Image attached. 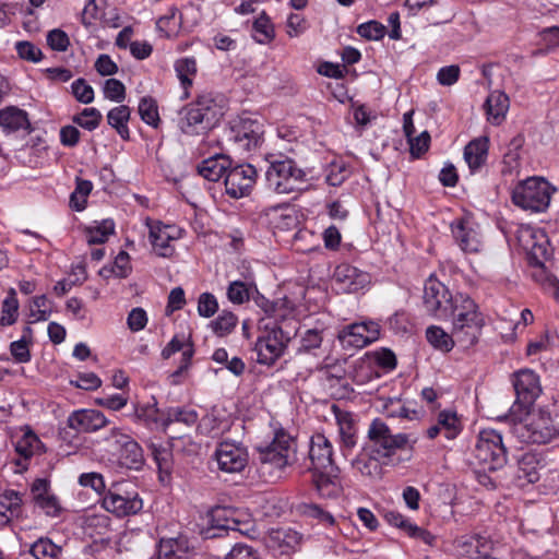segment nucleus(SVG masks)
<instances>
[{
    "instance_id": "obj_1",
    "label": "nucleus",
    "mask_w": 559,
    "mask_h": 559,
    "mask_svg": "<svg viewBox=\"0 0 559 559\" xmlns=\"http://www.w3.org/2000/svg\"><path fill=\"white\" fill-rule=\"evenodd\" d=\"M518 406L511 407L512 435L523 444L546 445L559 438V427L551 413L542 407H533L518 414Z\"/></svg>"
},
{
    "instance_id": "obj_2",
    "label": "nucleus",
    "mask_w": 559,
    "mask_h": 559,
    "mask_svg": "<svg viewBox=\"0 0 559 559\" xmlns=\"http://www.w3.org/2000/svg\"><path fill=\"white\" fill-rule=\"evenodd\" d=\"M516 239L533 269L531 273L533 280L550 290L559 301V280L549 273L545 265L551 254L547 235L542 229L526 225L519 227Z\"/></svg>"
},
{
    "instance_id": "obj_3",
    "label": "nucleus",
    "mask_w": 559,
    "mask_h": 559,
    "mask_svg": "<svg viewBox=\"0 0 559 559\" xmlns=\"http://www.w3.org/2000/svg\"><path fill=\"white\" fill-rule=\"evenodd\" d=\"M454 304L451 308L453 335L463 347L474 345L485 325V318L477 304L466 294L454 295Z\"/></svg>"
},
{
    "instance_id": "obj_4",
    "label": "nucleus",
    "mask_w": 559,
    "mask_h": 559,
    "mask_svg": "<svg viewBox=\"0 0 559 559\" xmlns=\"http://www.w3.org/2000/svg\"><path fill=\"white\" fill-rule=\"evenodd\" d=\"M555 189L542 177H530L519 181L512 190L513 203L524 211L542 213L550 204Z\"/></svg>"
},
{
    "instance_id": "obj_5",
    "label": "nucleus",
    "mask_w": 559,
    "mask_h": 559,
    "mask_svg": "<svg viewBox=\"0 0 559 559\" xmlns=\"http://www.w3.org/2000/svg\"><path fill=\"white\" fill-rule=\"evenodd\" d=\"M474 456L484 471H497L507 463L502 435L495 429H483L477 436Z\"/></svg>"
},
{
    "instance_id": "obj_6",
    "label": "nucleus",
    "mask_w": 559,
    "mask_h": 559,
    "mask_svg": "<svg viewBox=\"0 0 559 559\" xmlns=\"http://www.w3.org/2000/svg\"><path fill=\"white\" fill-rule=\"evenodd\" d=\"M453 546L459 556L471 559H504L507 554L503 545L483 534L460 536L454 540Z\"/></svg>"
},
{
    "instance_id": "obj_7",
    "label": "nucleus",
    "mask_w": 559,
    "mask_h": 559,
    "mask_svg": "<svg viewBox=\"0 0 559 559\" xmlns=\"http://www.w3.org/2000/svg\"><path fill=\"white\" fill-rule=\"evenodd\" d=\"M368 443L379 456L391 459L399 450L404 449L409 442L406 433H393L390 427L380 418L373 419L368 428Z\"/></svg>"
},
{
    "instance_id": "obj_8",
    "label": "nucleus",
    "mask_w": 559,
    "mask_h": 559,
    "mask_svg": "<svg viewBox=\"0 0 559 559\" xmlns=\"http://www.w3.org/2000/svg\"><path fill=\"white\" fill-rule=\"evenodd\" d=\"M179 128L189 135L200 134L211 129L217 121V112L213 109V100L200 98L185 107L180 114Z\"/></svg>"
},
{
    "instance_id": "obj_9",
    "label": "nucleus",
    "mask_w": 559,
    "mask_h": 559,
    "mask_svg": "<svg viewBox=\"0 0 559 559\" xmlns=\"http://www.w3.org/2000/svg\"><path fill=\"white\" fill-rule=\"evenodd\" d=\"M259 331L254 344L257 361L260 365L273 366L280 358V320L262 317L259 321Z\"/></svg>"
},
{
    "instance_id": "obj_10",
    "label": "nucleus",
    "mask_w": 559,
    "mask_h": 559,
    "mask_svg": "<svg viewBox=\"0 0 559 559\" xmlns=\"http://www.w3.org/2000/svg\"><path fill=\"white\" fill-rule=\"evenodd\" d=\"M103 508L118 518L139 513L143 501L135 490H129L127 484H116L109 488L102 500Z\"/></svg>"
},
{
    "instance_id": "obj_11",
    "label": "nucleus",
    "mask_w": 559,
    "mask_h": 559,
    "mask_svg": "<svg viewBox=\"0 0 559 559\" xmlns=\"http://www.w3.org/2000/svg\"><path fill=\"white\" fill-rule=\"evenodd\" d=\"M424 306L429 314L437 319L450 318L451 308L454 304V295L431 274L424 285Z\"/></svg>"
},
{
    "instance_id": "obj_12",
    "label": "nucleus",
    "mask_w": 559,
    "mask_h": 559,
    "mask_svg": "<svg viewBox=\"0 0 559 559\" xmlns=\"http://www.w3.org/2000/svg\"><path fill=\"white\" fill-rule=\"evenodd\" d=\"M454 242L465 253H478L484 248V235L480 225L472 215L456 217L450 224Z\"/></svg>"
},
{
    "instance_id": "obj_13",
    "label": "nucleus",
    "mask_w": 559,
    "mask_h": 559,
    "mask_svg": "<svg viewBox=\"0 0 559 559\" xmlns=\"http://www.w3.org/2000/svg\"><path fill=\"white\" fill-rule=\"evenodd\" d=\"M371 284V276L352 264L337 265L332 275V286L337 293L356 294L365 292Z\"/></svg>"
},
{
    "instance_id": "obj_14",
    "label": "nucleus",
    "mask_w": 559,
    "mask_h": 559,
    "mask_svg": "<svg viewBox=\"0 0 559 559\" xmlns=\"http://www.w3.org/2000/svg\"><path fill=\"white\" fill-rule=\"evenodd\" d=\"M262 124L249 117H239L230 124L229 141H233L238 150L250 152L259 146L262 141Z\"/></svg>"
},
{
    "instance_id": "obj_15",
    "label": "nucleus",
    "mask_w": 559,
    "mask_h": 559,
    "mask_svg": "<svg viewBox=\"0 0 559 559\" xmlns=\"http://www.w3.org/2000/svg\"><path fill=\"white\" fill-rule=\"evenodd\" d=\"M145 225L148 228V238L156 254L169 258L174 254L173 242L180 239L182 230L176 225L163 224L146 217Z\"/></svg>"
},
{
    "instance_id": "obj_16",
    "label": "nucleus",
    "mask_w": 559,
    "mask_h": 559,
    "mask_svg": "<svg viewBox=\"0 0 559 559\" xmlns=\"http://www.w3.org/2000/svg\"><path fill=\"white\" fill-rule=\"evenodd\" d=\"M380 336V325L377 322H357L345 326L338 334V340L345 349H361Z\"/></svg>"
},
{
    "instance_id": "obj_17",
    "label": "nucleus",
    "mask_w": 559,
    "mask_h": 559,
    "mask_svg": "<svg viewBox=\"0 0 559 559\" xmlns=\"http://www.w3.org/2000/svg\"><path fill=\"white\" fill-rule=\"evenodd\" d=\"M313 179L309 168H301L289 156L282 157V193L301 192L307 190Z\"/></svg>"
},
{
    "instance_id": "obj_18",
    "label": "nucleus",
    "mask_w": 559,
    "mask_h": 559,
    "mask_svg": "<svg viewBox=\"0 0 559 559\" xmlns=\"http://www.w3.org/2000/svg\"><path fill=\"white\" fill-rule=\"evenodd\" d=\"M218 468L225 473H239L248 464V452L239 443L224 441L215 451Z\"/></svg>"
},
{
    "instance_id": "obj_19",
    "label": "nucleus",
    "mask_w": 559,
    "mask_h": 559,
    "mask_svg": "<svg viewBox=\"0 0 559 559\" xmlns=\"http://www.w3.org/2000/svg\"><path fill=\"white\" fill-rule=\"evenodd\" d=\"M257 171L251 165H238L227 170L225 176L226 193L240 199L248 195L253 187Z\"/></svg>"
},
{
    "instance_id": "obj_20",
    "label": "nucleus",
    "mask_w": 559,
    "mask_h": 559,
    "mask_svg": "<svg viewBox=\"0 0 559 559\" xmlns=\"http://www.w3.org/2000/svg\"><path fill=\"white\" fill-rule=\"evenodd\" d=\"M311 471L312 485L320 497L334 498L342 492L343 487L337 466Z\"/></svg>"
},
{
    "instance_id": "obj_21",
    "label": "nucleus",
    "mask_w": 559,
    "mask_h": 559,
    "mask_svg": "<svg viewBox=\"0 0 559 559\" xmlns=\"http://www.w3.org/2000/svg\"><path fill=\"white\" fill-rule=\"evenodd\" d=\"M109 424L98 409L83 408L74 411L68 417V426L79 432H95Z\"/></svg>"
},
{
    "instance_id": "obj_22",
    "label": "nucleus",
    "mask_w": 559,
    "mask_h": 559,
    "mask_svg": "<svg viewBox=\"0 0 559 559\" xmlns=\"http://www.w3.org/2000/svg\"><path fill=\"white\" fill-rule=\"evenodd\" d=\"M513 386L519 401L525 404L533 403L542 393L539 377L531 369H523L514 373Z\"/></svg>"
},
{
    "instance_id": "obj_23",
    "label": "nucleus",
    "mask_w": 559,
    "mask_h": 559,
    "mask_svg": "<svg viewBox=\"0 0 559 559\" xmlns=\"http://www.w3.org/2000/svg\"><path fill=\"white\" fill-rule=\"evenodd\" d=\"M333 444L325 435L317 432L309 441L310 469L328 468L334 466Z\"/></svg>"
},
{
    "instance_id": "obj_24",
    "label": "nucleus",
    "mask_w": 559,
    "mask_h": 559,
    "mask_svg": "<svg viewBox=\"0 0 559 559\" xmlns=\"http://www.w3.org/2000/svg\"><path fill=\"white\" fill-rule=\"evenodd\" d=\"M385 460L388 459L379 456L373 450L365 445L353 460L352 466L361 476L374 480L381 477Z\"/></svg>"
},
{
    "instance_id": "obj_25",
    "label": "nucleus",
    "mask_w": 559,
    "mask_h": 559,
    "mask_svg": "<svg viewBox=\"0 0 559 559\" xmlns=\"http://www.w3.org/2000/svg\"><path fill=\"white\" fill-rule=\"evenodd\" d=\"M305 463V454L299 451L296 437L285 435L282 430V469L289 467L301 475L310 469Z\"/></svg>"
},
{
    "instance_id": "obj_26",
    "label": "nucleus",
    "mask_w": 559,
    "mask_h": 559,
    "mask_svg": "<svg viewBox=\"0 0 559 559\" xmlns=\"http://www.w3.org/2000/svg\"><path fill=\"white\" fill-rule=\"evenodd\" d=\"M331 412L338 427L342 447L344 449L352 450L357 443V424L353 414L342 409L336 404H332Z\"/></svg>"
},
{
    "instance_id": "obj_27",
    "label": "nucleus",
    "mask_w": 559,
    "mask_h": 559,
    "mask_svg": "<svg viewBox=\"0 0 559 559\" xmlns=\"http://www.w3.org/2000/svg\"><path fill=\"white\" fill-rule=\"evenodd\" d=\"M131 418L150 429H165V414L158 409L155 397L145 404H133Z\"/></svg>"
},
{
    "instance_id": "obj_28",
    "label": "nucleus",
    "mask_w": 559,
    "mask_h": 559,
    "mask_svg": "<svg viewBox=\"0 0 559 559\" xmlns=\"http://www.w3.org/2000/svg\"><path fill=\"white\" fill-rule=\"evenodd\" d=\"M193 547L186 536L175 538H162L158 545V559H192Z\"/></svg>"
},
{
    "instance_id": "obj_29",
    "label": "nucleus",
    "mask_w": 559,
    "mask_h": 559,
    "mask_svg": "<svg viewBox=\"0 0 559 559\" xmlns=\"http://www.w3.org/2000/svg\"><path fill=\"white\" fill-rule=\"evenodd\" d=\"M510 107V100L506 93L501 91L491 92L485 103L487 120L495 126H499L506 119Z\"/></svg>"
},
{
    "instance_id": "obj_30",
    "label": "nucleus",
    "mask_w": 559,
    "mask_h": 559,
    "mask_svg": "<svg viewBox=\"0 0 559 559\" xmlns=\"http://www.w3.org/2000/svg\"><path fill=\"white\" fill-rule=\"evenodd\" d=\"M542 460L538 454L533 452H525L518 461V479L525 484H535L539 480Z\"/></svg>"
},
{
    "instance_id": "obj_31",
    "label": "nucleus",
    "mask_w": 559,
    "mask_h": 559,
    "mask_svg": "<svg viewBox=\"0 0 559 559\" xmlns=\"http://www.w3.org/2000/svg\"><path fill=\"white\" fill-rule=\"evenodd\" d=\"M22 513V498L14 490H7L0 493V527L7 526Z\"/></svg>"
},
{
    "instance_id": "obj_32",
    "label": "nucleus",
    "mask_w": 559,
    "mask_h": 559,
    "mask_svg": "<svg viewBox=\"0 0 559 559\" xmlns=\"http://www.w3.org/2000/svg\"><path fill=\"white\" fill-rule=\"evenodd\" d=\"M488 139L479 138L471 141L464 148V159L472 174L478 171L486 163Z\"/></svg>"
},
{
    "instance_id": "obj_33",
    "label": "nucleus",
    "mask_w": 559,
    "mask_h": 559,
    "mask_svg": "<svg viewBox=\"0 0 559 559\" xmlns=\"http://www.w3.org/2000/svg\"><path fill=\"white\" fill-rule=\"evenodd\" d=\"M230 165L229 158L225 155H215L204 159L198 167L199 174L210 180L217 181L224 175L226 176Z\"/></svg>"
},
{
    "instance_id": "obj_34",
    "label": "nucleus",
    "mask_w": 559,
    "mask_h": 559,
    "mask_svg": "<svg viewBox=\"0 0 559 559\" xmlns=\"http://www.w3.org/2000/svg\"><path fill=\"white\" fill-rule=\"evenodd\" d=\"M200 428L204 433L216 438L229 430L230 421L219 409L213 408L201 419Z\"/></svg>"
},
{
    "instance_id": "obj_35",
    "label": "nucleus",
    "mask_w": 559,
    "mask_h": 559,
    "mask_svg": "<svg viewBox=\"0 0 559 559\" xmlns=\"http://www.w3.org/2000/svg\"><path fill=\"white\" fill-rule=\"evenodd\" d=\"M29 126L27 114L16 107H8L0 110V127L7 132L25 130Z\"/></svg>"
},
{
    "instance_id": "obj_36",
    "label": "nucleus",
    "mask_w": 559,
    "mask_h": 559,
    "mask_svg": "<svg viewBox=\"0 0 559 559\" xmlns=\"http://www.w3.org/2000/svg\"><path fill=\"white\" fill-rule=\"evenodd\" d=\"M130 116L131 110L126 105L114 107L107 114L108 124L117 131L122 140H128L130 136V130L128 127Z\"/></svg>"
},
{
    "instance_id": "obj_37",
    "label": "nucleus",
    "mask_w": 559,
    "mask_h": 559,
    "mask_svg": "<svg viewBox=\"0 0 559 559\" xmlns=\"http://www.w3.org/2000/svg\"><path fill=\"white\" fill-rule=\"evenodd\" d=\"M115 222L110 218L95 222L93 225L85 228L86 241L90 245L105 243L109 236L115 233Z\"/></svg>"
},
{
    "instance_id": "obj_38",
    "label": "nucleus",
    "mask_w": 559,
    "mask_h": 559,
    "mask_svg": "<svg viewBox=\"0 0 559 559\" xmlns=\"http://www.w3.org/2000/svg\"><path fill=\"white\" fill-rule=\"evenodd\" d=\"M121 466L130 469H139L143 464V451L139 443L132 438L118 452Z\"/></svg>"
},
{
    "instance_id": "obj_39",
    "label": "nucleus",
    "mask_w": 559,
    "mask_h": 559,
    "mask_svg": "<svg viewBox=\"0 0 559 559\" xmlns=\"http://www.w3.org/2000/svg\"><path fill=\"white\" fill-rule=\"evenodd\" d=\"M437 423L448 440L455 439L463 428L456 412L450 409L441 411L438 414Z\"/></svg>"
},
{
    "instance_id": "obj_40",
    "label": "nucleus",
    "mask_w": 559,
    "mask_h": 559,
    "mask_svg": "<svg viewBox=\"0 0 559 559\" xmlns=\"http://www.w3.org/2000/svg\"><path fill=\"white\" fill-rule=\"evenodd\" d=\"M174 68L181 86L188 90L192 85L198 71L195 58H180L175 62Z\"/></svg>"
},
{
    "instance_id": "obj_41",
    "label": "nucleus",
    "mask_w": 559,
    "mask_h": 559,
    "mask_svg": "<svg viewBox=\"0 0 559 559\" xmlns=\"http://www.w3.org/2000/svg\"><path fill=\"white\" fill-rule=\"evenodd\" d=\"M280 429L273 430L271 440H262L257 444L261 463H277L280 460Z\"/></svg>"
},
{
    "instance_id": "obj_42",
    "label": "nucleus",
    "mask_w": 559,
    "mask_h": 559,
    "mask_svg": "<svg viewBox=\"0 0 559 559\" xmlns=\"http://www.w3.org/2000/svg\"><path fill=\"white\" fill-rule=\"evenodd\" d=\"M237 324L238 318L234 312L222 310L218 317L210 322L209 326L216 336L224 337L233 333Z\"/></svg>"
},
{
    "instance_id": "obj_43",
    "label": "nucleus",
    "mask_w": 559,
    "mask_h": 559,
    "mask_svg": "<svg viewBox=\"0 0 559 559\" xmlns=\"http://www.w3.org/2000/svg\"><path fill=\"white\" fill-rule=\"evenodd\" d=\"M429 344L442 352H450L456 342L454 335L447 333L442 328L431 325L426 331Z\"/></svg>"
},
{
    "instance_id": "obj_44",
    "label": "nucleus",
    "mask_w": 559,
    "mask_h": 559,
    "mask_svg": "<svg viewBox=\"0 0 559 559\" xmlns=\"http://www.w3.org/2000/svg\"><path fill=\"white\" fill-rule=\"evenodd\" d=\"M31 554L36 559H60L62 548L49 538H39L31 547Z\"/></svg>"
},
{
    "instance_id": "obj_45",
    "label": "nucleus",
    "mask_w": 559,
    "mask_h": 559,
    "mask_svg": "<svg viewBox=\"0 0 559 559\" xmlns=\"http://www.w3.org/2000/svg\"><path fill=\"white\" fill-rule=\"evenodd\" d=\"M299 512L309 519L316 520L318 524L325 527H331L336 524L335 518L329 511L314 503L300 504Z\"/></svg>"
},
{
    "instance_id": "obj_46",
    "label": "nucleus",
    "mask_w": 559,
    "mask_h": 559,
    "mask_svg": "<svg viewBox=\"0 0 559 559\" xmlns=\"http://www.w3.org/2000/svg\"><path fill=\"white\" fill-rule=\"evenodd\" d=\"M141 119L148 126L157 128L160 119L158 114L157 102L151 97L145 96L141 98L138 107Z\"/></svg>"
},
{
    "instance_id": "obj_47",
    "label": "nucleus",
    "mask_w": 559,
    "mask_h": 559,
    "mask_svg": "<svg viewBox=\"0 0 559 559\" xmlns=\"http://www.w3.org/2000/svg\"><path fill=\"white\" fill-rule=\"evenodd\" d=\"M19 316V301L14 289H11L2 301L0 325L9 326L16 322Z\"/></svg>"
},
{
    "instance_id": "obj_48",
    "label": "nucleus",
    "mask_w": 559,
    "mask_h": 559,
    "mask_svg": "<svg viewBox=\"0 0 559 559\" xmlns=\"http://www.w3.org/2000/svg\"><path fill=\"white\" fill-rule=\"evenodd\" d=\"M371 362L384 369L392 370L396 366V357L392 350L388 348H381L370 353L368 355V360L361 361L359 367L361 369L369 368Z\"/></svg>"
},
{
    "instance_id": "obj_49",
    "label": "nucleus",
    "mask_w": 559,
    "mask_h": 559,
    "mask_svg": "<svg viewBox=\"0 0 559 559\" xmlns=\"http://www.w3.org/2000/svg\"><path fill=\"white\" fill-rule=\"evenodd\" d=\"M40 445L41 442L38 439V437L33 431L27 429L16 440L15 450L20 455L24 457H29L39 451Z\"/></svg>"
},
{
    "instance_id": "obj_50",
    "label": "nucleus",
    "mask_w": 559,
    "mask_h": 559,
    "mask_svg": "<svg viewBox=\"0 0 559 559\" xmlns=\"http://www.w3.org/2000/svg\"><path fill=\"white\" fill-rule=\"evenodd\" d=\"M198 420V414L194 409L171 407L165 414V429L173 423H182L192 426Z\"/></svg>"
},
{
    "instance_id": "obj_51",
    "label": "nucleus",
    "mask_w": 559,
    "mask_h": 559,
    "mask_svg": "<svg viewBox=\"0 0 559 559\" xmlns=\"http://www.w3.org/2000/svg\"><path fill=\"white\" fill-rule=\"evenodd\" d=\"M93 185L90 180L76 179V187L70 195V205L75 211H82L86 205V198L91 193Z\"/></svg>"
},
{
    "instance_id": "obj_52",
    "label": "nucleus",
    "mask_w": 559,
    "mask_h": 559,
    "mask_svg": "<svg viewBox=\"0 0 559 559\" xmlns=\"http://www.w3.org/2000/svg\"><path fill=\"white\" fill-rule=\"evenodd\" d=\"M102 118L103 116L98 109L88 107L75 115L72 120L83 129L93 131L99 126Z\"/></svg>"
},
{
    "instance_id": "obj_53",
    "label": "nucleus",
    "mask_w": 559,
    "mask_h": 559,
    "mask_svg": "<svg viewBox=\"0 0 559 559\" xmlns=\"http://www.w3.org/2000/svg\"><path fill=\"white\" fill-rule=\"evenodd\" d=\"M188 349H190L191 358H192L194 355V349H193V345L190 342L189 337H187L185 335H175L162 350V356H163V358L168 359L175 353L181 352V358H182Z\"/></svg>"
},
{
    "instance_id": "obj_54",
    "label": "nucleus",
    "mask_w": 559,
    "mask_h": 559,
    "mask_svg": "<svg viewBox=\"0 0 559 559\" xmlns=\"http://www.w3.org/2000/svg\"><path fill=\"white\" fill-rule=\"evenodd\" d=\"M51 310L46 296H37L29 306V317L32 322L46 321L50 317Z\"/></svg>"
},
{
    "instance_id": "obj_55",
    "label": "nucleus",
    "mask_w": 559,
    "mask_h": 559,
    "mask_svg": "<svg viewBox=\"0 0 559 559\" xmlns=\"http://www.w3.org/2000/svg\"><path fill=\"white\" fill-rule=\"evenodd\" d=\"M357 33L369 40H379L385 36L386 27L378 21H369L360 24Z\"/></svg>"
},
{
    "instance_id": "obj_56",
    "label": "nucleus",
    "mask_w": 559,
    "mask_h": 559,
    "mask_svg": "<svg viewBox=\"0 0 559 559\" xmlns=\"http://www.w3.org/2000/svg\"><path fill=\"white\" fill-rule=\"evenodd\" d=\"M103 93L105 98L116 103H121L126 98V87L122 82L116 79L105 81Z\"/></svg>"
},
{
    "instance_id": "obj_57",
    "label": "nucleus",
    "mask_w": 559,
    "mask_h": 559,
    "mask_svg": "<svg viewBox=\"0 0 559 559\" xmlns=\"http://www.w3.org/2000/svg\"><path fill=\"white\" fill-rule=\"evenodd\" d=\"M72 94L82 104H91L94 100V90L84 80L78 79L71 84Z\"/></svg>"
},
{
    "instance_id": "obj_58",
    "label": "nucleus",
    "mask_w": 559,
    "mask_h": 559,
    "mask_svg": "<svg viewBox=\"0 0 559 559\" xmlns=\"http://www.w3.org/2000/svg\"><path fill=\"white\" fill-rule=\"evenodd\" d=\"M218 310L216 297L211 293H202L198 300V313L203 318H211Z\"/></svg>"
},
{
    "instance_id": "obj_59",
    "label": "nucleus",
    "mask_w": 559,
    "mask_h": 559,
    "mask_svg": "<svg viewBox=\"0 0 559 559\" xmlns=\"http://www.w3.org/2000/svg\"><path fill=\"white\" fill-rule=\"evenodd\" d=\"M15 50L21 59L31 62H38L41 60V50L31 41H17Z\"/></svg>"
},
{
    "instance_id": "obj_60",
    "label": "nucleus",
    "mask_w": 559,
    "mask_h": 559,
    "mask_svg": "<svg viewBox=\"0 0 559 559\" xmlns=\"http://www.w3.org/2000/svg\"><path fill=\"white\" fill-rule=\"evenodd\" d=\"M147 322H148L147 313L141 307L133 308L128 313L127 325L130 329V331H132V332H139V331L144 330Z\"/></svg>"
},
{
    "instance_id": "obj_61",
    "label": "nucleus",
    "mask_w": 559,
    "mask_h": 559,
    "mask_svg": "<svg viewBox=\"0 0 559 559\" xmlns=\"http://www.w3.org/2000/svg\"><path fill=\"white\" fill-rule=\"evenodd\" d=\"M322 331L319 329H307L301 334L299 350L309 352L319 348L322 343Z\"/></svg>"
},
{
    "instance_id": "obj_62",
    "label": "nucleus",
    "mask_w": 559,
    "mask_h": 559,
    "mask_svg": "<svg viewBox=\"0 0 559 559\" xmlns=\"http://www.w3.org/2000/svg\"><path fill=\"white\" fill-rule=\"evenodd\" d=\"M47 43L52 50L66 51L70 45V39L66 32L55 28L48 33Z\"/></svg>"
},
{
    "instance_id": "obj_63",
    "label": "nucleus",
    "mask_w": 559,
    "mask_h": 559,
    "mask_svg": "<svg viewBox=\"0 0 559 559\" xmlns=\"http://www.w3.org/2000/svg\"><path fill=\"white\" fill-rule=\"evenodd\" d=\"M254 37L259 43H266L273 37V27L266 16L257 19L253 23Z\"/></svg>"
},
{
    "instance_id": "obj_64",
    "label": "nucleus",
    "mask_w": 559,
    "mask_h": 559,
    "mask_svg": "<svg viewBox=\"0 0 559 559\" xmlns=\"http://www.w3.org/2000/svg\"><path fill=\"white\" fill-rule=\"evenodd\" d=\"M460 67L455 64L445 66L439 69L437 73V81L440 85L451 86L459 81Z\"/></svg>"
}]
</instances>
